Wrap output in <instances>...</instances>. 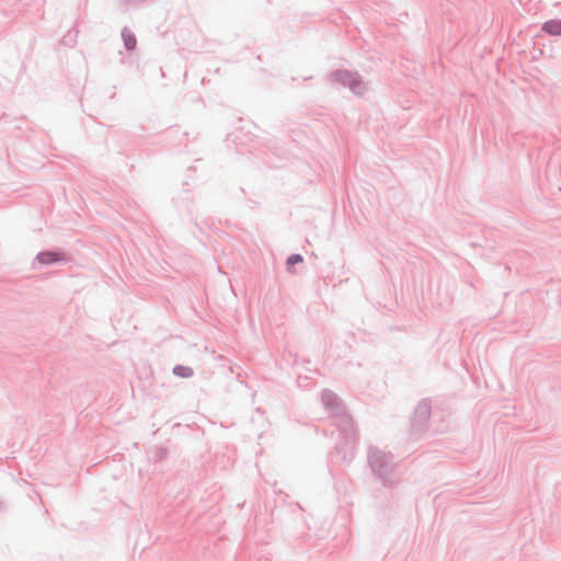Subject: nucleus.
<instances>
[{
  "label": "nucleus",
  "mask_w": 561,
  "mask_h": 561,
  "mask_svg": "<svg viewBox=\"0 0 561 561\" xmlns=\"http://www.w3.org/2000/svg\"><path fill=\"white\" fill-rule=\"evenodd\" d=\"M39 262L48 264L58 260L57 255L51 252L41 253L38 256Z\"/></svg>",
  "instance_id": "nucleus-3"
},
{
  "label": "nucleus",
  "mask_w": 561,
  "mask_h": 561,
  "mask_svg": "<svg viewBox=\"0 0 561 561\" xmlns=\"http://www.w3.org/2000/svg\"><path fill=\"white\" fill-rule=\"evenodd\" d=\"M174 373L181 377H190L192 376V369L184 366H178L174 368Z\"/></svg>",
  "instance_id": "nucleus-4"
},
{
  "label": "nucleus",
  "mask_w": 561,
  "mask_h": 561,
  "mask_svg": "<svg viewBox=\"0 0 561 561\" xmlns=\"http://www.w3.org/2000/svg\"><path fill=\"white\" fill-rule=\"evenodd\" d=\"M342 75H343L346 79H350V78L352 77V76H351V73H348V72H344V73H342Z\"/></svg>",
  "instance_id": "nucleus-7"
},
{
  "label": "nucleus",
  "mask_w": 561,
  "mask_h": 561,
  "mask_svg": "<svg viewBox=\"0 0 561 561\" xmlns=\"http://www.w3.org/2000/svg\"><path fill=\"white\" fill-rule=\"evenodd\" d=\"M123 39L127 49H134L136 46V38L134 34L128 31L123 32Z\"/></svg>",
  "instance_id": "nucleus-2"
},
{
  "label": "nucleus",
  "mask_w": 561,
  "mask_h": 561,
  "mask_svg": "<svg viewBox=\"0 0 561 561\" xmlns=\"http://www.w3.org/2000/svg\"><path fill=\"white\" fill-rule=\"evenodd\" d=\"M302 262V256L299 255V254H294V255H290L288 259H287V264L288 266H293L297 263H300Z\"/></svg>",
  "instance_id": "nucleus-5"
},
{
  "label": "nucleus",
  "mask_w": 561,
  "mask_h": 561,
  "mask_svg": "<svg viewBox=\"0 0 561 561\" xmlns=\"http://www.w3.org/2000/svg\"><path fill=\"white\" fill-rule=\"evenodd\" d=\"M352 80H353V83H350L351 89H352L355 93H360V92H362L360 83H359V82H357L355 79H352Z\"/></svg>",
  "instance_id": "nucleus-6"
},
{
  "label": "nucleus",
  "mask_w": 561,
  "mask_h": 561,
  "mask_svg": "<svg viewBox=\"0 0 561 561\" xmlns=\"http://www.w3.org/2000/svg\"><path fill=\"white\" fill-rule=\"evenodd\" d=\"M542 30L549 35L559 36L561 35V20H550L542 24Z\"/></svg>",
  "instance_id": "nucleus-1"
}]
</instances>
